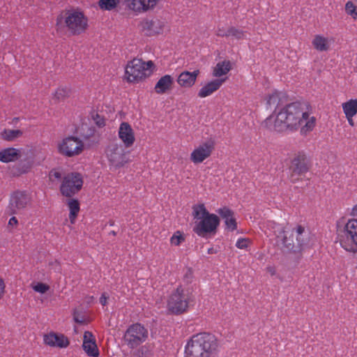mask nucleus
Instances as JSON below:
<instances>
[{
	"label": "nucleus",
	"mask_w": 357,
	"mask_h": 357,
	"mask_svg": "<svg viewBox=\"0 0 357 357\" xmlns=\"http://www.w3.org/2000/svg\"><path fill=\"white\" fill-rule=\"evenodd\" d=\"M138 26L142 33L151 37L163 34L167 28V23L158 17H146L140 20Z\"/></svg>",
	"instance_id": "10"
},
{
	"label": "nucleus",
	"mask_w": 357,
	"mask_h": 357,
	"mask_svg": "<svg viewBox=\"0 0 357 357\" xmlns=\"http://www.w3.org/2000/svg\"><path fill=\"white\" fill-rule=\"evenodd\" d=\"M127 9L137 15L153 10L160 0H123Z\"/></svg>",
	"instance_id": "16"
},
{
	"label": "nucleus",
	"mask_w": 357,
	"mask_h": 357,
	"mask_svg": "<svg viewBox=\"0 0 357 357\" xmlns=\"http://www.w3.org/2000/svg\"><path fill=\"white\" fill-rule=\"evenodd\" d=\"M193 301L192 292L188 289L179 286L169 296L167 307L172 314H181L188 310Z\"/></svg>",
	"instance_id": "6"
},
{
	"label": "nucleus",
	"mask_w": 357,
	"mask_h": 357,
	"mask_svg": "<svg viewBox=\"0 0 357 357\" xmlns=\"http://www.w3.org/2000/svg\"><path fill=\"white\" fill-rule=\"evenodd\" d=\"M312 163L307 153L300 151L294 154L291 161L290 169L293 174L303 175L306 174L311 168Z\"/></svg>",
	"instance_id": "13"
},
{
	"label": "nucleus",
	"mask_w": 357,
	"mask_h": 357,
	"mask_svg": "<svg viewBox=\"0 0 357 357\" xmlns=\"http://www.w3.org/2000/svg\"><path fill=\"white\" fill-rule=\"evenodd\" d=\"M68 206L70 211V221L71 224H74L80 209L79 203L77 199H72L68 202Z\"/></svg>",
	"instance_id": "30"
},
{
	"label": "nucleus",
	"mask_w": 357,
	"mask_h": 357,
	"mask_svg": "<svg viewBox=\"0 0 357 357\" xmlns=\"http://www.w3.org/2000/svg\"><path fill=\"white\" fill-rule=\"evenodd\" d=\"M108 296H106V294H102L100 298V303L105 306L107 303Z\"/></svg>",
	"instance_id": "46"
},
{
	"label": "nucleus",
	"mask_w": 357,
	"mask_h": 357,
	"mask_svg": "<svg viewBox=\"0 0 357 357\" xmlns=\"http://www.w3.org/2000/svg\"><path fill=\"white\" fill-rule=\"evenodd\" d=\"M354 1L357 2V0H354Z\"/></svg>",
	"instance_id": "51"
},
{
	"label": "nucleus",
	"mask_w": 357,
	"mask_h": 357,
	"mask_svg": "<svg viewBox=\"0 0 357 357\" xmlns=\"http://www.w3.org/2000/svg\"><path fill=\"white\" fill-rule=\"evenodd\" d=\"M97 124L99 126H102L105 125V123H104V121L102 120L100 122H97Z\"/></svg>",
	"instance_id": "50"
},
{
	"label": "nucleus",
	"mask_w": 357,
	"mask_h": 357,
	"mask_svg": "<svg viewBox=\"0 0 357 357\" xmlns=\"http://www.w3.org/2000/svg\"><path fill=\"white\" fill-rule=\"evenodd\" d=\"M267 271L271 274V275H274L275 273V271L274 269V268L271 267V266H269L267 268Z\"/></svg>",
	"instance_id": "48"
},
{
	"label": "nucleus",
	"mask_w": 357,
	"mask_h": 357,
	"mask_svg": "<svg viewBox=\"0 0 357 357\" xmlns=\"http://www.w3.org/2000/svg\"><path fill=\"white\" fill-rule=\"evenodd\" d=\"M218 252V250L214 248L213 247H211L208 249L207 253L209 255L216 254Z\"/></svg>",
	"instance_id": "47"
},
{
	"label": "nucleus",
	"mask_w": 357,
	"mask_h": 357,
	"mask_svg": "<svg viewBox=\"0 0 357 357\" xmlns=\"http://www.w3.org/2000/svg\"><path fill=\"white\" fill-rule=\"evenodd\" d=\"M126 149L117 142H112L106 146L105 154L110 169H119L130 162Z\"/></svg>",
	"instance_id": "8"
},
{
	"label": "nucleus",
	"mask_w": 357,
	"mask_h": 357,
	"mask_svg": "<svg viewBox=\"0 0 357 357\" xmlns=\"http://www.w3.org/2000/svg\"><path fill=\"white\" fill-rule=\"evenodd\" d=\"M18 224V220L15 217H12L8 221V225L10 227H15Z\"/></svg>",
	"instance_id": "45"
},
{
	"label": "nucleus",
	"mask_w": 357,
	"mask_h": 357,
	"mask_svg": "<svg viewBox=\"0 0 357 357\" xmlns=\"http://www.w3.org/2000/svg\"><path fill=\"white\" fill-rule=\"evenodd\" d=\"M349 215L351 218L348 219L349 220H357V204H354L351 207L349 211Z\"/></svg>",
	"instance_id": "44"
},
{
	"label": "nucleus",
	"mask_w": 357,
	"mask_h": 357,
	"mask_svg": "<svg viewBox=\"0 0 357 357\" xmlns=\"http://www.w3.org/2000/svg\"><path fill=\"white\" fill-rule=\"evenodd\" d=\"M271 225H273V228L274 229V235L276 238L281 241V243L283 244L284 247L288 249H293L294 248V241L293 240H289L287 238V236L283 227L279 225H277L274 222H272Z\"/></svg>",
	"instance_id": "27"
},
{
	"label": "nucleus",
	"mask_w": 357,
	"mask_h": 357,
	"mask_svg": "<svg viewBox=\"0 0 357 357\" xmlns=\"http://www.w3.org/2000/svg\"><path fill=\"white\" fill-rule=\"evenodd\" d=\"M219 351L218 338L208 333L194 335L185 347V357H216Z\"/></svg>",
	"instance_id": "2"
},
{
	"label": "nucleus",
	"mask_w": 357,
	"mask_h": 357,
	"mask_svg": "<svg viewBox=\"0 0 357 357\" xmlns=\"http://www.w3.org/2000/svg\"><path fill=\"white\" fill-rule=\"evenodd\" d=\"M345 11L348 15H350L354 20H357V6L354 2L349 1L345 4Z\"/></svg>",
	"instance_id": "34"
},
{
	"label": "nucleus",
	"mask_w": 357,
	"mask_h": 357,
	"mask_svg": "<svg viewBox=\"0 0 357 357\" xmlns=\"http://www.w3.org/2000/svg\"><path fill=\"white\" fill-rule=\"evenodd\" d=\"M185 277H186L187 278H192V272H191V271H190V270H188V273H186Z\"/></svg>",
	"instance_id": "49"
},
{
	"label": "nucleus",
	"mask_w": 357,
	"mask_h": 357,
	"mask_svg": "<svg viewBox=\"0 0 357 357\" xmlns=\"http://www.w3.org/2000/svg\"><path fill=\"white\" fill-rule=\"evenodd\" d=\"M252 241L250 238H239L236 243V246L238 249H246L249 247Z\"/></svg>",
	"instance_id": "39"
},
{
	"label": "nucleus",
	"mask_w": 357,
	"mask_h": 357,
	"mask_svg": "<svg viewBox=\"0 0 357 357\" xmlns=\"http://www.w3.org/2000/svg\"><path fill=\"white\" fill-rule=\"evenodd\" d=\"M118 137L126 148L131 147L135 142V136L131 126L127 122H122L119 128Z\"/></svg>",
	"instance_id": "18"
},
{
	"label": "nucleus",
	"mask_w": 357,
	"mask_h": 357,
	"mask_svg": "<svg viewBox=\"0 0 357 357\" xmlns=\"http://www.w3.org/2000/svg\"><path fill=\"white\" fill-rule=\"evenodd\" d=\"M280 97L278 92H273L267 97L266 103L268 106H275L279 103Z\"/></svg>",
	"instance_id": "38"
},
{
	"label": "nucleus",
	"mask_w": 357,
	"mask_h": 357,
	"mask_svg": "<svg viewBox=\"0 0 357 357\" xmlns=\"http://www.w3.org/2000/svg\"><path fill=\"white\" fill-rule=\"evenodd\" d=\"M231 69V64L229 61H222L218 62L212 70V75L218 79L226 75Z\"/></svg>",
	"instance_id": "28"
},
{
	"label": "nucleus",
	"mask_w": 357,
	"mask_h": 357,
	"mask_svg": "<svg viewBox=\"0 0 357 357\" xmlns=\"http://www.w3.org/2000/svg\"><path fill=\"white\" fill-rule=\"evenodd\" d=\"M82 348L87 356L98 357L100 352L95 336L90 331H85L83 335Z\"/></svg>",
	"instance_id": "19"
},
{
	"label": "nucleus",
	"mask_w": 357,
	"mask_h": 357,
	"mask_svg": "<svg viewBox=\"0 0 357 357\" xmlns=\"http://www.w3.org/2000/svg\"><path fill=\"white\" fill-rule=\"evenodd\" d=\"M174 78L169 75L161 77L154 86V91L158 94H164L172 89Z\"/></svg>",
	"instance_id": "26"
},
{
	"label": "nucleus",
	"mask_w": 357,
	"mask_h": 357,
	"mask_svg": "<svg viewBox=\"0 0 357 357\" xmlns=\"http://www.w3.org/2000/svg\"><path fill=\"white\" fill-rule=\"evenodd\" d=\"M6 294V285L4 280L0 277V301L3 299Z\"/></svg>",
	"instance_id": "42"
},
{
	"label": "nucleus",
	"mask_w": 357,
	"mask_h": 357,
	"mask_svg": "<svg viewBox=\"0 0 357 357\" xmlns=\"http://www.w3.org/2000/svg\"><path fill=\"white\" fill-rule=\"evenodd\" d=\"M22 134L23 132L21 130L4 129L1 134V137L6 141L11 142L21 137Z\"/></svg>",
	"instance_id": "31"
},
{
	"label": "nucleus",
	"mask_w": 357,
	"mask_h": 357,
	"mask_svg": "<svg viewBox=\"0 0 357 357\" xmlns=\"http://www.w3.org/2000/svg\"><path fill=\"white\" fill-rule=\"evenodd\" d=\"M217 212L224 220L226 229L234 231L237 229V222L234 217V213L231 209L225 206L219 208Z\"/></svg>",
	"instance_id": "22"
},
{
	"label": "nucleus",
	"mask_w": 357,
	"mask_h": 357,
	"mask_svg": "<svg viewBox=\"0 0 357 357\" xmlns=\"http://www.w3.org/2000/svg\"><path fill=\"white\" fill-rule=\"evenodd\" d=\"M337 238L343 250L357 255V220H347L343 227L337 229Z\"/></svg>",
	"instance_id": "7"
},
{
	"label": "nucleus",
	"mask_w": 357,
	"mask_h": 357,
	"mask_svg": "<svg viewBox=\"0 0 357 357\" xmlns=\"http://www.w3.org/2000/svg\"><path fill=\"white\" fill-rule=\"evenodd\" d=\"M153 66L152 61L145 62L139 59H133L125 68L123 79L130 84L139 83L151 75Z\"/></svg>",
	"instance_id": "5"
},
{
	"label": "nucleus",
	"mask_w": 357,
	"mask_h": 357,
	"mask_svg": "<svg viewBox=\"0 0 357 357\" xmlns=\"http://www.w3.org/2000/svg\"><path fill=\"white\" fill-rule=\"evenodd\" d=\"M31 165L29 162L24 164H18L13 172L15 176H20L24 174H26L31 169Z\"/></svg>",
	"instance_id": "35"
},
{
	"label": "nucleus",
	"mask_w": 357,
	"mask_h": 357,
	"mask_svg": "<svg viewBox=\"0 0 357 357\" xmlns=\"http://www.w3.org/2000/svg\"><path fill=\"white\" fill-rule=\"evenodd\" d=\"M31 288L36 292L45 294L50 289V286L45 283L37 282L31 284Z\"/></svg>",
	"instance_id": "37"
},
{
	"label": "nucleus",
	"mask_w": 357,
	"mask_h": 357,
	"mask_svg": "<svg viewBox=\"0 0 357 357\" xmlns=\"http://www.w3.org/2000/svg\"><path fill=\"white\" fill-rule=\"evenodd\" d=\"M214 142L206 141L196 146L191 152L190 159L194 164H199L208 158L214 151Z\"/></svg>",
	"instance_id": "15"
},
{
	"label": "nucleus",
	"mask_w": 357,
	"mask_h": 357,
	"mask_svg": "<svg viewBox=\"0 0 357 357\" xmlns=\"http://www.w3.org/2000/svg\"><path fill=\"white\" fill-rule=\"evenodd\" d=\"M70 95V89L67 87H59L54 96V98L59 100H63L66 97H68Z\"/></svg>",
	"instance_id": "36"
},
{
	"label": "nucleus",
	"mask_w": 357,
	"mask_h": 357,
	"mask_svg": "<svg viewBox=\"0 0 357 357\" xmlns=\"http://www.w3.org/2000/svg\"><path fill=\"white\" fill-rule=\"evenodd\" d=\"M342 109L349 125L354 127V117L357 114V98H351L343 102Z\"/></svg>",
	"instance_id": "21"
},
{
	"label": "nucleus",
	"mask_w": 357,
	"mask_h": 357,
	"mask_svg": "<svg viewBox=\"0 0 357 357\" xmlns=\"http://www.w3.org/2000/svg\"><path fill=\"white\" fill-rule=\"evenodd\" d=\"M192 215L196 220L193 228L196 234L206 237L208 234H215L220 225V219L215 214L210 213L204 204L193 206Z\"/></svg>",
	"instance_id": "4"
},
{
	"label": "nucleus",
	"mask_w": 357,
	"mask_h": 357,
	"mask_svg": "<svg viewBox=\"0 0 357 357\" xmlns=\"http://www.w3.org/2000/svg\"><path fill=\"white\" fill-rule=\"evenodd\" d=\"M219 36H233L237 40H242L246 38V32L235 27L229 28L226 32L218 31Z\"/></svg>",
	"instance_id": "29"
},
{
	"label": "nucleus",
	"mask_w": 357,
	"mask_h": 357,
	"mask_svg": "<svg viewBox=\"0 0 357 357\" xmlns=\"http://www.w3.org/2000/svg\"><path fill=\"white\" fill-rule=\"evenodd\" d=\"M199 74V70H194L192 73L184 71L179 75L177 82L182 87L190 88L195 84Z\"/></svg>",
	"instance_id": "25"
},
{
	"label": "nucleus",
	"mask_w": 357,
	"mask_h": 357,
	"mask_svg": "<svg viewBox=\"0 0 357 357\" xmlns=\"http://www.w3.org/2000/svg\"><path fill=\"white\" fill-rule=\"evenodd\" d=\"M226 79V77L219 78L207 82L199 89L198 96L203 98L212 95L221 87Z\"/></svg>",
	"instance_id": "23"
},
{
	"label": "nucleus",
	"mask_w": 357,
	"mask_h": 357,
	"mask_svg": "<svg viewBox=\"0 0 357 357\" xmlns=\"http://www.w3.org/2000/svg\"><path fill=\"white\" fill-rule=\"evenodd\" d=\"M83 183L82 176L79 173L68 174L62 180L60 192L63 196L71 197L80 191Z\"/></svg>",
	"instance_id": "12"
},
{
	"label": "nucleus",
	"mask_w": 357,
	"mask_h": 357,
	"mask_svg": "<svg viewBox=\"0 0 357 357\" xmlns=\"http://www.w3.org/2000/svg\"><path fill=\"white\" fill-rule=\"evenodd\" d=\"M43 340L44 344L50 347L65 349L70 344V341L66 335L53 331L44 334Z\"/></svg>",
	"instance_id": "17"
},
{
	"label": "nucleus",
	"mask_w": 357,
	"mask_h": 357,
	"mask_svg": "<svg viewBox=\"0 0 357 357\" xmlns=\"http://www.w3.org/2000/svg\"><path fill=\"white\" fill-rule=\"evenodd\" d=\"M334 43L333 37H328L323 34H315L312 40V45L318 52H328L331 50Z\"/></svg>",
	"instance_id": "20"
},
{
	"label": "nucleus",
	"mask_w": 357,
	"mask_h": 357,
	"mask_svg": "<svg viewBox=\"0 0 357 357\" xmlns=\"http://www.w3.org/2000/svg\"><path fill=\"white\" fill-rule=\"evenodd\" d=\"M56 31L63 29L71 36L84 33L89 28V19L79 8L63 10L56 19Z\"/></svg>",
	"instance_id": "3"
},
{
	"label": "nucleus",
	"mask_w": 357,
	"mask_h": 357,
	"mask_svg": "<svg viewBox=\"0 0 357 357\" xmlns=\"http://www.w3.org/2000/svg\"><path fill=\"white\" fill-rule=\"evenodd\" d=\"M120 3V0H99L98 6L103 10H112Z\"/></svg>",
	"instance_id": "32"
},
{
	"label": "nucleus",
	"mask_w": 357,
	"mask_h": 357,
	"mask_svg": "<svg viewBox=\"0 0 357 357\" xmlns=\"http://www.w3.org/2000/svg\"><path fill=\"white\" fill-rule=\"evenodd\" d=\"M149 336L148 330L141 324H133L126 330L124 340L127 345L135 349L144 343Z\"/></svg>",
	"instance_id": "11"
},
{
	"label": "nucleus",
	"mask_w": 357,
	"mask_h": 357,
	"mask_svg": "<svg viewBox=\"0 0 357 357\" xmlns=\"http://www.w3.org/2000/svg\"><path fill=\"white\" fill-rule=\"evenodd\" d=\"M51 181L59 180L61 178V174L56 169H52L49 174Z\"/></svg>",
	"instance_id": "43"
},
{
	"label": "nucleus",
	"mask_w": 357,
	"mask_h": 357,
	"mask_svg": "<svg viewBox=\"0 0 357 357\" xmlns=\"http://www.w3.org/2000/svg\"><path fill=\"white\" fill-rule=\"evenodd\" d=\"M57 151L61 155L72 158L80 155L84 149V143L79 137L68 136L57 142Z\"/></svg>",
	"instance_id": "9"
},
{
	"label": "nucleus",
	"mask_w": 357,
	"mask_h": 357,
	"mask_svg": "<svg viewBox=\"0 0 357 357\" xmlns=\"http://www.w3.org/2000/svg\"><path fill=\"white\" fill-rule=\"evenodd\" d=\"M185 236L181 231H176L170 238V243L174 246H178L185 241Z\"/></svg>",
	"instance_id": "33"
},
{
	"label": "nucleus",
	"mask_w": 357,
	"mask_h": 357,
	"mask_svg": "<svg viewBox=\"0 0 357 357\" xmlns=\"http://www.w3.org/2000/svg\"><path fill=\"white\" fill-rule=\"evenodd\" d=\"M316 118L307 105L296 102L286 105L277 115H271L262 123V126L270 131L283 132L287 129L300 128L302 135L312 132L316 126Z\"/></svg>",
	"instance_id": "1"
},
{
	"label": "nucleus",
	"mask_w": 357,
	"mask_h": 357,
	"mask_svg": "<svg viewBox=\"0 0 357 357\" xmlns=\"http://www.w3.org/2000/svg\"><path fill=\"white\" fill-rule=\"evenodd\" d=\"M31 195L26 191L17 190L10 197L8 208L13 214L24 209L31 204Z\"/></svg>",
	"instance_id": "14"
},
{
	"label": "nucleus",
	"mask_w": 357,
	"mask_h": 357,
	"mask_svg": "<svg viewBox=\"0 0 357 357\" xmlns=\"http://www.w3.org/2000/svg\"><path fill=\"white\" fill-rule=\"evenodd\" d=\"M73 319L76 323L82 324L86 323V318L84 315L78 310H75L73 312Z\"/></svg>",
	"instance_id": "40"
},
{
	"label": "nucleus",
	"mask_w": 357,
	"mask_h": 357,
	"mask_svg": "<svg viewBox=\"0 0 357 357\" xmlns=\"http://www.w3.org/2000/svg\"><path fill=\"white\" fill-rule=\"evenodd\" d=\"M22 155V151L14 147L5 148L0 151V162L8 163L18 160Z\"/></svg>",
	"instance_id": "24"
},
{
	"label": "nucleus",
	"mask_w": 357,
	"mask_h": 357,
	"mask_svg": "<svg viewBox=\"0 0 357 357\" xmlns=\"http://www.w3.org/2000/svg\"><path fill=\"white\" fill-rule=\"evenodd\" d=\"M304 231H305L304 227L301 225L298 226L296 229L295 232L296 234V241L298 242V246H301L303 243V240L301 239V236L303 234Z\"/></svg>",
	"instance_id": "41"
}]
</instances>
